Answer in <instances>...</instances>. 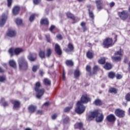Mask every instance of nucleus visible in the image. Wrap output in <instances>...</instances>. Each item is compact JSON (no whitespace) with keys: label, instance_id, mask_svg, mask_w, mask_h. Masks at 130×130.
<instances>
[{"label":"nucleus","instance_id":"8","mask_svg":"<svg viewBox=\"0 0 130 130\" xmlns=\"http://www.w3.org/2000/svg\"><path fill=\"white\" fill-rule=\"evenodd\" d=\"M115 114L119 118H122L125 115V112L121 109H117L115 110Z\"/></svg>","mask_w":130,"mask_h":130},{"label":"nucleus","instance_id":"56","mask_svg":"<svg viewBox=\"0 0 130 130\" xmlns=\"http://www.w3.org/2000/svg\"><path fill=\"white\" fill-rule=\"evenodd\" d=\"M56 117H57V114L55 113L52 116V119L54 120V119H56Z\"/></svg>","mask_w":130,"mask_h":130},{"label":"nucleus","instance_id":"59","mask_svg":"<svg viewBox=\"0 0 130 130\" xmlns=\"http://www.w3.org/2000/svg\"><path fill=\"white\" fill-rule=\"evenodd\" d=\"M123 61L124 63H127L128 62V58L127 57L124 58Z\"/></svg>","mask_w":130,"mask_h":130},{"label":"nucleus","instance_id":"23","mask_svg":"<svg viewBox=\"0 0 130 130\" xmlns=\"http://www.w3.org/2000/svg\"><path fill=\"white\" fill-rule=\"evenodd\" d=\"M65 64L67 67H74V61L72 59L66 60Z\"/></svg>","mask_w":130,"mask_h":130},{"label":"nucleus","instance_id":"43","mask_svg":"<svg viewBox=\"0 0 130 130\" xmlns=\"http://www.w3.org/2000/svg\"><path fill=\"white\" fill-rule=\"evenodd\" d=\"M39 69V66H34L32 68V71L34 73H36L37 72V70Z\"/></svg>","mask_w":130,"mask_h":130},{"label":"nucleus","instance_id":"60","mask_svg":"<svg viewBox=\"0 0 130 130\" xmlns=\"http://www.w3.org/2000/svg\"><path fill=\"white\" fill-rule=\"evenodd\" d=\"M44 106H46V107H47V106H49L50 103L49 102H47L44 104Z\"/></svg>","mask_w":130,"mask_h":130},{"label":"nucleus","instance_id":"21","mask_svg":"<svg viewBox=\"0 0 130 130\" xmlns=\"http://www.w3.org/2000/svg\"><path fill=\"white\" fill-rule=\"evenodd\" d=\"M66 14L68 19H71L73 21H76V17L73 13L68 12Z\"/></svg>","mask_w":130,"mask_h":130},{"label":"nucleus","instance_id":"46","mask_svg":"<svg viewBox=\"0 0 130 130\" xmlns=\"http://www.w3.org/2000/svg\"><path fill=\"white\" fill-rule=\"evenodd\" d=\"M35 20V14H32L29 17L30 22H33Z\"/></svg>","mask_w":130,"mask_h":130},{"label":"nucleus","instance_id":"61","mask_svg":"<svg viewBox=\"0 0 130 130\" xmlns=\"http://www.w3.org/2000/svg\"><path fill=\"white\" fill-rule=\"evenodd\" d=\"M39 74H40V76H42L44 74V72L42 70H40L39 71Z\"/></svg>","mask_w":130,"mask_h":130},{"label":"nucleus","instance_id":"36","mask_svg":"<svg viewBox=\"0 0 130 130\" xmlns=\"http://www.w3.org/2000/svg\"><path fill=\"white\" fill-rule=\"evenodd\" d=\"M39 55L41 58H45V52L41 50L39 53Z\"/></svg>","mask_w":130,"mask_h":130},{"label":"nucleus","instance_id":"33","mask_svg":"<svg viewBox=\"0 0 130 130\" xmlns=\"http://www.w3.org/2000/svg\"><path fill=\"white\" fill-rule=\"evenodd\" d=\"M81 27H82L83 31L86 32L87 30H88V28H87V26H86V22L83 21L80 24Z\"/></svg>","mask_w":130,"mask_h":130},{"label":"nucleus","instance_id":"29","mask_svg":"<svg viewBox=\"0 0 130 130\" xmlns=\"http://www.w3.org/2000/svg\"><path fill=\"white\" fill-rule=\"evenodd\" d=\"M104 68V69H105V70H111L112 69V64H111V63H110L107 62L105 64Z\"/></svg>","mask_w":130,"mask_h":130},{"label":"nucleus","instance_id":"63","mask_svg":"<svg viewBox=\"0 0 130 130\" xmlns=\"http://www.w3.org/2000/svg\"><path fill=\"white\" fill-rule=\"evenodd\" d=\"M128 66H129V68H128V71L129 72H130V61L129 62V63H128Z\"/></svg>","mask_w":130,"mask_h":130},{"label":"nucleus","instance_id":"19","mask_svg":"<svg viewBox=\"0 0 130 130\" xmlns=\"http://www.w3.org/2000/svg\"><path fill=\"white\" fill-rule=\"evenodd\" d=\"M11 103L13 105V109H16V108H19L21 103L19 101L14 100H12Z\"/></svg>","mask_w":130,"mask_h":130},{"label":"nucleus","instance_id":"31","mask_svg":"<svg viewBox=\"0 0 130 130\" xmlns=\"http://www.w3.org/2000/svg\"><path fill=\"white\" fill-rule=\"evenodd\" d=\"M109 93L117 94V89L114 87H110L108 90Z\"/></svg>","mask_w":130,"mask_h":130},{"label":"nucleus","instance_id":"5","mask_svg":"<svg viewBox=\"0 0 130 130\" xmlns=\"http://www.w3.org/2000/svg\"><path fill=\"white\" fill-rule=\"evenodd\" d=\"M85 110H86V107L81 102L78 101L77 103V107L75 109L76 113L78 114H82V113H84Z\"/></svg>","mask_w":130,"mask_h":130},{"label":"nucleus","instance_id":"50","mask_svg":"<svg viewBox=\"0 0 130 130\" xmlns=\"http://www.w3.org/2000/svg\"><path fill=\"white\" fill-rule=\"evenodd\" d=\"M45 37H46V39L47 42L50 43V35H46L45 36Z\"/></svg>","mask_w":130,"mask_h":130},{"label":"nucleus","instance_id":"54","mask_svg":"<svg viewBox=\"0 0 130 130\" xmlns=\"http://www.w3.org/2000/svg\"><path fill=\"white\" fill-rule=\"evenodd\" d=\"M56 38H57V39H59V40H62V36L60 34H58L56 36Z\"/></svg>","mask_w":130,"mask_h":130},{"label":"nucleus","instance_id":"12","mask_svg":"<svg viewBox=\"0 0 130 130\" xmlns=\"http://www.w3.org/2000/svg\"><path fill=\"white\" fill-rule=\"evenodd\" d=\"M86 7L88 9V15L90 19H91L92 21H94L95 20V15H94V12H93V11L91 10L92 6H91V5H87Z\"/></svg>","mask_w":130,"mask_h":130},{"label":"nucleus","instance_id":"1","mask_svg":"<svg viewBox=\"0 0 130 130\" xmlns=\"http://www.w3.org/2000/svg\"><path fill=\"white\" fill-rule=\"evenodd\" d=\"M95 118H96L95 120L97 122H102L104 119V115L103 114L100 113L99 110H95L90 112V114L87 118V120L91 121Z\"/></svg>","mask_w":130,"mask_h":130},{"label":"nucleus","instance_id":"3","mask_svg":"<svg viewBox=\"0 0 130 130\" xmlns=\"http://www.w3.org/2000/svg\"><path fill=\"white\" fill-rule=\"evenodd\" d=\"M41 87V82L40 81H38L35 84L34 90L36 92V97L38 99H41V97L44 95V93H45V89L44 88L40 89Z\"/></svg>","mask_w":130,"mask_h":130},{"label":"nucleus","instance_id":"45","mask_svg":"<svg viewBox=\"0 0 130 130\" xmlns=\"http://www.w3.org/2000/svg\"><path fill=\"white\" fill-rule=\"evenodd\" d=\"M86 71L88 73H89L90 75H91V66L90 65H87L86 67Z\"/></svg>","mask_w":130,"mask_h":130},{"label":"nucleus","instance_id":"64","mask_svg":"<svg viewBox=\"0 0 130 130\" xmlns=\"http://www.w3.org/2000/svg\"><path fill=\"white\" fill-rule=\"evenodd\" d=\"M84 0H77V2H79V3H81L83 2Z\"/></svg>","mask_w":130,"mask_h":130},{"label":"nucleus","instance_id":"15","mask_svg":"<svg viewBox=\"0 0 130 130\" xmlns=\"http://www.w3.org/2000/svg\"><path fill=\"white\" fill-rule=\"evenodd\" d=\"M20 11H21V7L19 6H15L12 9V14L13 16H17L19 15L20 13Z\"/></svg>","mask_w":130,"mask_h":130},{"label":"nucleus","instance_id":"2","mask_svg":"<svg viewBox=\"0 0 130 130\" xmlns=\"http://www.w3.org/2000/svg\"><path fill=\"white\" fill-rule=\"evenodd\" d=\"M114 42L113 39H112V38L108 37L105 39L103 40L102 45L103 46L104 48H109V47H112V46H113L114 44L116 43L117 41V35H115L114 38Z\"/></svg>","mask_w":130,"mask_h":130},{"label":"nucleus","instance_id":"55","mask_svg":"<svg viewBox=\"0 0 130 130\" xmlns=\"http://www.w3.org/2000/svg\"><path fill=\"white\" fill-rule=\"evenodd\" d=\"M33 2L35 5H38L40 3V2H41V0H34Z\"/></svg>","mask_w":130,"mask_h":130},{"label":"nucleus","instance_id":"44","mask_svg":"<svg viewBox=\"0 0 130 130\" xmlns=\"http://www.w3.org/2000/svg\"><path fill=\"white\" fill-rule=\"evenodd\" d=\"M13 0H7V6L8 8H12Z\"/></svg>","mask_w":130,"mask_h":130},{"label":"nucleus","instance_id":"34","mask_svg":"<svg viewBox=\"0 0 130 130\" xmlns=\"http://www.w3.org/2000/svg\"><path fill=\"white\" fill-rule=\"evenodd\" d=\"M94 105H96V106H101V105H102V101L100 100V99H96L94 102Z\"/></svg>","mask_w":130,"mask_h":130},{"label":"nucleus","instance_id":"51","mask_svg":"<svg viewBox=\"0 0 130 130\" xmlns=\"http://www.w3.org/2000/svg\"><path fill=\"white\" fill-rule=\"evenodd\" d=\"M62 80L63 81H66V72L64 71V69L62 70Z\"/></svg>","mask_w":130,"mask_h":130},{"label":"nucleus","instance_id":"40","mask_svg":"<svg viewBox=\"0 0 130 130\" xmlns=\"http://www.w3.org/2000/svg\"><path fill=\"white\" fill-rule=\"evenodd\" d=\"M51 53H52V51L51 50V49L48 48L47 49V52L46 55L47 57H49L50 55H51Z\"/></svg>","mask_w":130,"mask_h":130},{"label":"nucleus","instance_id":"22","mask_svg":"<svg viewBox=\"0 0 130 130\" xmlns=\"http://www.w3.org/2000/svg\"><path fill=\"white\" fill-rule=\"evenodd\" d=\"M40 23L41 25H46V26H48L49 25V21L47 18L42 19Z\"/></svg>","mask_w":130,"mask_h":130},{"label":"nucleus","instance_id":"27","mask_svg":"<svg viewBox=\"0 0 130 130\" xmlns=\"http://www.w3.org/2000/svg\"><path fill=\"white\" fill-rule=\"evenodd\" d=\"M43 84L45 86H50L51 85V81L48 78H45L43 80Z\"/></svg>","mask_w":130,"mask_h":130},{"label":"nucleus","instance_id":"9","mask_svg":"<svg viewBox=\"0 0 130 130\" xmlns=\"http://www.w3.org/2000/svg\"><path fill=\"white\" fill-rule=\"evenodd\" d=\"M106 119L108 122L113 124L116 121V117H115L114 114H110L107 116Z\"/></svg>","mask_w":130,"mask_h":130},{"label":"nucleus","instance_id":"32","mask_svg":"<svg viewBox=\"0 0 130 130\" xmlns=\"http://www.w3.org/2000/svg\"><path fill=\"white\" fill-rule=\"evenodd\" d=\"M108 76L109 79H114L116 76L115 73L114 72L111 71L109 72Z\"/></svg>","mask_w":130,"mask_h":130},{"label":"nucleus","instance_id":"6","mask_svg":"<svg viewBox=\"0 0 130 130\" xmlns=\"http://www.w3.org/2000/svg\"><path fill=\"white\" fill-rule=\"evenodd\" d=\"M22 51H23L22 48H16L14 49V48H11L9 50V53H10L11 56H13L14 54H16V55L20 54Z\"/></svg>","mask_w":130,"mask_h":130},{"label":"nucleus","instance_id":"49","mask_svg":"<svg viewBox=\"0 0 130 130\" xmlns=\"http://www.w3.org/2000/svg\"><path fill=\"white\" fill-rule=\"evenodd\" d=\"M125 99L126 101H130V93H128L125 95Z\"/></svg>","mask_w":130,"mask_h":130},{"label":"nucleus","instance_id":"18","mask_svg":"<svg viewBox=\"0 0 130 130\" xmlns=\"http://www.w3.org/2000/svg\"><path fill=\"white\" fill-rule=\"evenodd\" d=\"M8 19V16L5 14H3L2 15V19L0 21V26L1 27H3L5 24H6V21Z\"/></svg>","mask_w":130,"mask_h":130},{"label":"nucleus","instance_id":"25","mask_svg":"<svg viewBox=\"0 0 130 130\" xmlns=\"http://www.w3.org/2000/svg\"><path fill=\"white\" fill-rule=\"evenodd\" d=\"M86 57L87 58H89V59H92V58L94 57V53L90 51H88L86 52Z\"/></svg>","mask_w":130,"mask_h":130},{"label":"nucleus","instance_id":"17","mask_svg":"<svg viewBox=\"0 0 130 130\" xmlns=\"http://www.w3.org/2000/svg\"><path fill=\"white\" fill-rule=\"evenodd\" d=\"M55 52H56L58 55H61V54H62V50L58 44H55Z\"/></svg>","mask_w":130,"mask_h":130},{"label":"nucleus","instance_id":"4","mask_svg":"<svg viewBox=\"0 0 130 130\" xmlns=\"http://www.w3.org/2000/svg\"><path fill=\"white\" fill-rule=\"evenodd\" d=\"M18 66L19 70L21 71H27L28 68V62L25 58H21L18 60Z\"/></svg>","mask_w":130,"mask_h":130},{"label":"nucleus","instance_id":"42","mask_svg":"<svg viewBox=\"0 0 130 130\" xmlns=\"http://www.w3.org/2000/svg\"><path fill=\"white\" fill-rule=\"evenodd\" d=\"M15 23L17 24V25H21V24L23 23V21L22 20V19L17 18L15 20Z\"/></svg>","mask_w":130,"mask_h":130},{"label":"nucleus","instance_id":"47","mask_svg":"<svg viewBox=\"0 0 130 130\" xmlns=\"http://www.w3.org/2000/svg\"><path fill=\"white\" fill-rule=\"evenodd\" d=\"M115 77L116 78L117 80H120L122 79V75L120 74H117Z\"/></svg>","mask_w":130,"mask_h":130},{"label":"nucleus","instance_id":"11","mask_svg":"<svg viewBox=\"0 0 130 130\" xmlns=\"http://www.w3.org/2000/svg\"><path fill=\"white\" fill-rule=\"evenodd\" d=\"M90 101L91 99L88 96V94H83L81 98L80 102H81L82 104H83V103L87 104V103Z\"/></svg>","mask_w":130,"mask_h":130},{"label":"nucleus","instance_id":"48","mask_svg":"<svg viewBox=\"0 0 130 130\" xmlns=\"http://www.w3.org/2000/svg\"><path fill=\"white\" fill-rule=\"evenodd\" d=\"M63 122L64 123H69L70 122V118L67 117L63 119Z\"/></svg>","mask_w":130,"mask_h":130},{"label":"nucleus","instance_id":"38","mask_svg":"<svg viewBox=\"0 0 130 130\" xmlns=\"http://www.w3.org/2000/svg\"><path fill=\"white\" fill-rule=\"evenodd\" d=\"M114 55H119V56H120V57H121V56L123 55V54H122V52L121 51V49H120L119 51H116L114 53Z\"/></svg>","mask_w":130,"mask_h":130},{"label":"nucleus","instance_id":"57","mask_svg":"<svg viewBox=\"0 0 130 130\" xmlns=\"http://www.w3.org/2000/svg\"><path fill=\"white\" fill-rule=\"evenodd\" d=\"M37 114H40V115H42L43 114V112L42 110H38L37 112Z\"/></svg>","mask_w":130,"mask_h":130},{"label":"nucleus","instance_id":"30","mask_svg":"<svg viewBox=\"0 0 130 130\" xmlns=\"http://www.w3.org/2000/svg\"><path fill=\"white\" fill-rule=\"evenodd\" d=\"M9 66L11 67V68H13V69H17V64H16V62L13 60H11L9 61Z\"/></svg>","mask_w":130,"mask_h":130},{"label":"nucleus","instance_id":"62","mask_svg":"<svg viewBox=\"0 0 130 130\" xmlns=\"http://www.w3.org/2000/svg\"><path fill=\"white\" fill-rule=\"evenodd\" d=\"M0 73H5V70L0 67Z\"/></svg>","mask_w":130,"mask_h":130},{"label":"nucleus","instance_id":"16","mask_svg":"<svg viewBox=\"0 0 130 130\" xmlns=\"http://www.w3.org/2000/svg\"><path fill=\"white\" fill-rule=\"evenodd\" d=\"M74 128L75 129L85 130V128H84V124L82 122H76L74 124Z\"/></svg>","mask_w":130,"mask_h":130},{"label":"nucleus","instance_id":"7","mask_svg":"<svg viewBox=\"0 0 130 130\" xmlns=\"http://www.w3.org/2000/svg\"><path fill=\"white\" fill-rule=\"evenodd\" d=\"M118 15L120 19L122 20L123 21H125V20L128 18V16H129V14H128V12H127L126 10H123L122 12H118Z\"/></svg>","mask_w":130,"mask_h":130},{"label":"nucleus","instance_id":"41","mask_svg":"<svg viewBox=\"0 0 130 130\" xmlns=\"http://www.w3.org/2000/svg\"><path fill=\"white\" fill-rule=\"evenodd\" d=\"M55 29H56V26L53 24H52L49 28V30L51 32V33H53V30H55Z\"/></svg>","mask_w":130,"mask_h":130},{"label":"nucleus","instance_id":"13","mask_svg":"<svg viewBox=\"0 0 130 130\" xmlns=\"http://www.w3.org/2000/svg\"><path fill=\"white\" fill-rule=\"evenodd\" d=\"M27 58L29 61H36L37 59V54L35 53H29Z\"/></svg>","mask_w":130,"mask_h":130},{"label":"nucleus","instance_id":"10","mask_svg":"<svg viewBox=\"0 0 130 130\" xmlns=\"http://www.w3.org/2000/svg\"><path fill=\"white\" fill-rule=\"evenodd\" d=\"M65 52H74L75 51V46L72 43H69L67 45V48H65L63 49Z\"/></svg>","mask_w":130,"mask_h":130},{"label":"nucleus","instance_id":"14","mask_svg":"<svg viewBox=\"0 0 130 130\" xmlns=\"http://www.w3.org/2000/svg\"><path fill=\"white\" fill-rule=\"evenodd\" d=\"M95 4L98 11H101V10L103 9V1L95 0Z\"/></svg>","mask_w":130,"mask_h":130},{"label":"nucleus","instance_id":"35","mask_svg":"<svg viewBox=\"0 0 130 130\" xmlns=\"http://www.w3.org/2000/svg\"><path fill=\"white\" fill-rule=\"evenodd\" d=\"M100 64H104L106 62V58L105 57H102L98 60Z\"/></svg>","mask_w":130,"mask_h":130},{"label":"nucleus","instance_id":"20","mask_svg":"<svg viewBox=\"0 0 130 130\" xmlns=\"http://www.w3.org/2000/svg\"><path fill=\"white\" fill-rule=\"evenodd\" d=\"M7 35L9 36V37H15V36L17 35V32L15 30H13L9 28L8 30Z\"/></svg>","mask_w":130,"mask_h":130},{"label":"nucleus","instance_id":"53","mask_svg":"<svg viewBox=\"0 0 130 130\" xmlns=\"http://www.w3.org/2000/svg\"><path fill=\"white\" fill-rule=\"evenodd\" d=\"M6 81V76H0V82H5Z\"/></svg>","mask_w":130,"mask_h":130},{"label":"nucleus","instance_id":"39","mask_svg":"<svg viewBox=\"0 0 130 130\" xmlns=\"http://www.w3.org/2000/svg\"><path fill=\"white\" fill-rule=\"evenodd\" d=\"M73 104L72 103L70 107H67L64 109V112H69L70 110L73 108Z\"/></svg>","mask_w":130,"mask_h":130},{"label":"nucleus","instance_id":"52","mask_svg":"<svg viewBox=\"0 0 130 130\" xmlns=\"http://www.w3.org/2000/svg\"><path fill=\"white\" fill-rule=\"evenodd\" d=\"M2 105L4 107H8L9 106V103L8 102H4L2 103Z\"/></svg>","mask_w":130,"mask_h":130},{"label":"nucleus","instance_id":"26","mask_svg":"<svg viewBox=\"0 0 130 130\" xmlns=\"http://www.w3.org/2000/svg\"><path fill=\"white\" fill-rule=\"evenodd\" d=\"M100 71V67L99 66L95 65L93 67V72L92 74L93 75H96L97 74L98 72H99Z\"/></svg>","mask_w":130,"mask_h":130},{"label":"nucleus","instance_id":"37","mask_svg":"<svg viewBox=\"0 0 130 130\" xmlns=\"http://www.w3.org/2000/svg\"><path fill=\"white\" fill-rule=\"evenodd\" d=\"M81 75V73L80 72V70H76L74 71V77L75 78H79Z\"/></svg>","mask_w":130,"mask_h":130},{"label":"nucleus","instance_id":"24","mask_svg":"<svg viewBox=\"0 0 130 130\" xmlns=\"http://www.w3.org/2000/svg\"><path fill=\"white\" fill-rule=\"evenodd\" d=\"M111 59L113 61H115L116 62L121 61V57L120 56H112Z\"/></svg>","mask_w":130,"mask_h":130},{"label":"nucleus","instance_id":"28","mask_svg":"<svg viewBox=\"0 0 130 130\" xmlns=\"http://www.w3.org/2000/svg\"><path fill=\"white\" fill-rule=\"evenodd\" d=\"M28 109L30 113H34V112L36 111V107L33 105H30L28 107Z\"/></svg>","mask_w":130,"mask_h":130},{"label":"nucleus","instance_id":"58","mask_svg":"<svg viewBox=\"0 0 130 130\" xmlns=\"http://www.w3.org/2000/svg\"><path fill=\"white\" fill-rule=\"evenodd\" d=\"M114 6H115V3L114 2H111L110 3V8H113V7H114Z\"/></svg>","mask_w":130,"mask_h":130}]
</instances>
